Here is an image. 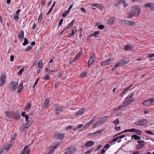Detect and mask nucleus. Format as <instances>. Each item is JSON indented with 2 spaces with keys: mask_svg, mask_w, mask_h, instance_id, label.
I'll list each match as a JSON object with an SVG mask.
<instances>
[{
  "mask_svg": "<svg viewBox=\"0 0 154 154\" xmlns=\"http://www.w3.org/2000/svg\"><path fill=\"white\" fill-rule=\"evenodd\" d=\"M131 10L136 17L139 16L140 13V9L137 5H134L132 7Z\"/></svg>",
  "mask_w": 154,
  "mask_h": 154,
  "instance_id": "nucleus-1",
  "label": "nucleus"
},
{
  "mask_svg": "<svg viewBox=\"0 0 154 154\" xmlns=\"http://www.w3.org/2000/svg\"><path fill=\"white\" fill-rule=\"evenodd\" d=\"M107 117V116H104L99 118L96 123L93 125V127L95 128L99 125H102L106 121V119H105V118Z\"/></svg>",
  "mask_w": 154,
  "mask_h": 154,
  "instance_id": "nucleus-2",
  "label": "nucleus"
},
{
  "mask_svg": "<svg viewBox=\"0 0 154 154\" xmlns=\"http://www.w3.org/2000/svg\"><path fill=\"white\" fill-rule=\"evenodd\" d=\"M77 151L76 148L73 147H68L66 149L64 154H71Z\"/></svg>",
  "mask_w": 154,
  "mask_h": 154,
  "instance_id": "nucleus-3",
  "label": "nucleus"
},
{
  "mask_svg": "<svg viewBox=\"0 0 154 154\" xmlns=\"http://www.w3.org/2000/svg\"><path fill=\"white\" fill-rule=\"evenodd\" d=\"M147 123V121L146 119H142L135 122L134 124L137 125L143 126L146 125Z\"/></svg>",
  "mask_w": 154,
  "mask_h": 154,
  "instance_id": "nucleus-4",
  "label": "nucleus"
},
{
  "mask_svg": "<svg viewBox=\"0 0 154 154\" xmlns=\"http://www.w3.org/2000/svg\"><path fill=\"white\" fill-rule=\"evenodd\" d=\"M18 85V83L17 82L14 81L11 82L10 83V88L12 90V91H14L17 89Z\"/></svg>",
  "mask_w": 154,
  "mask_h": 154,
  "instance_id": "nucleus-5",
  "label": "nucleus"
},
{
  "mask_svg": "<svg viewBox=\"0 0 154 154\" xmlns=\"http://www.w3.org/2000/svg\"><path fill=\"white\" fill-rule=\"evenodd\" d=\"M64 134L60 133H56L54 135L55 137L59 140H62L64 138Z\"/></svg>",
  "mask_w": 154,
  "mask_h": 154,
  "instance_id": "nucleus-6",
  "label": "nucleus"
},
{
  "mask_svg": "<svg viewBox=\"0 0 154 154\" xmlns=\"http://www.w3.org/2000/svg\"><path fill=\"white\" fill-rule=\"evenodd\" d=\"M54 108L56 114L58 115L63 109V106L56 105L55 106Z\"/></svg>",
  "mask_w": 154,
  "mask_h": 154,
  "instance_id": "nucleus-7",
  "label": "nucleus"
},
{
  "mask_svg": "<svg viewBox=\"0 0 154 154\" xmlns=\"http://www.w3.org/2000/svg\"><path fill=\"white\" fill-rule=\"evenodd\" d=\"M6 77L5 75L4 74L2 73L0 77V82L1 83L0 85V86H2L6 82Z\"/></svg>",
  "mask_w": 154,
  "mask_h": 154,
  "instance_id": "nucleus-8",
  "label": "nucleus"
},
{
  "mask_svg": "<svg viewBox=\"0 0 154 154\" xmlns=\"http://www.w3.org/2000/svg\"><path fill=\"white\" fill-rule=\"evenodd\" d=\"M112 60L110 58H109L106 60L102 62L101 64L102 66L107 65L112 63Z\"/></svg>",
  "mask_w": 154,
  "mask_h": 154,
  "instance_id": "nucleus-9",
  "label": "nucleus"
},
{
  "mask_svg": "<svg viewBox=\"0 0 154 154\" xmlns=\"http://www.w3.org/2000/svg\"><path fill=\"white\" fill-rule=\"evenodd\" d=\"M29 151V147L26 146L22 150L20 154H28Z\"/></svg>",
  "mask_w": 154,
  "mask_h": 154,
  "instance_id": "nucleus-10",
  "label": "nucleus"
},
{
  "mask_svg": "<svg viewBox=\"0 0 154 154\" xmlns=\"http://www.w3.org/2000/svg\"><path fill=\"white\" fill-rule=\"evenodd\" d=\"M94 53L93 54L91 55V57L89 60L88 62V65L89 66V67L94 62Z\"/></svg>",
  "mask_w": 154,
  "mask_h": 154,
  "instance_id": "nucleus-11",
  "label": "nucleus"
},
{
  "mask_svg": "<svg viewBox=\"0 0 154 154\" xmlns=\"http://www.w3.org/2000/svg\"><path fill=\"white\" fill-rule=\"evenodd\" d=\"M123 23L125 25L132 26L134 24V23L133 21H131L128 20H124L123 21Z\"/></svg>",
  "mask_w": 154,
  "mask_h": 154,
  "instance_id": "nucleus-12",
  "label": "nucleus"
},
{
  "mask_svg": "<svg viewBox=\"0 0 154 154\" xmlns=\"http://www.w3.org/2000/svg\"><path fill=\"white\" fill-rule=\"evenodd\" d=\"M5 113L6 114V116L9 118H13V112H12L5 111Z\"/></svg>",
  "mask_w": 154,
  "mask_h": 154,
  "instance_id": "nucleus-13",
  "label": "nucleus"
},
{
  "mask_svg": "<svg viewBox=\"0 0 154 154\" xmlns=\"http://www.w3.org/2000/svg\"><path fill=\"white\" fill-rule=\"evenodd\" d=\"M125 50L127 51H131L133 50V48L130 45H126L124 46Z\"/></svg>",
  "mask_w": 154,
  "mask_h": 154,
  "instance_id": "nucleus-14",
  "label": "nucleus"
},
{
  "mask_svg": "<svg viewBox=\"0 0 154 154\" xmlns=\"http://www.w3.org/2000/svg\"><path fill=\"white\" fill-rule=\"evenodd\" d=\"M85 109H82L79 110H78L75 113V115L77 116L79 115H81L83 114V113L85 112Z\"/></svg>",
  "mask_w": 154,
  "mask_h": 154,
  "instance_id": "nucleus-15",
  "label": "nucleus"
},
{
  "mask_svg": "<svg viewBox=\"0 0 154 154\" xmlns=\"http://www.w3.org/2000/svg\"><path fill=\"white\" fill-rule=\"evenodd\" d=\"M20 117V114L18 113H14L13 118L17 120H19Z\"/></svg>",
  "mask_w": 154,
  "mask_h": 154,
  "instance_id": "nucleus-16",
  "label": "nucleus"
},
{
  "mask_svg": "<svg viewBox=\"0 0 154 154\" xmlns=\"http://www.w3.org/2000/svg\"><path fill=\"white\" fill-rule=\"evenodd\" d=\"M122 64V61H120L119 62L117 63L116 65L112 68L111 70L113 71L116 68Z\"/></svg>",
  "mask_w": 154,
  "mask_h": 154,
  "instance_id": "nucleus-17",
  "label": "nucleus"
},
{
  "mask_svg": "<svg viewBox=\"0 0 154 154\" xmlns=\"http://www.w3.org/2000/svg\"><path fill=\"white\" fill-rule=\"evenodd\" d=\"M24 32L23 31L21 30L20 33L19 34H18V38L21 40L23 39L24 37Z\"/></svg>",
  "mask_w": 154,
  "mask_h": 154,
  "instance_id": "nucleus-18",
  "label": "nucleus"
},
{
  "mask_svg": "<svg viewBox=\"0 0 154 154\" xmlns=\"http://www.w3.org/2000/svg\"><path fill=\"white\" fill-rule=\"evenodd\" d=\"M94 144V142L92 141H88L86 143V146L88 147H91Z\"/></svg>",
  "mask_w": 154,
  "mask_h": 154,
  "instance_id": "nucleus-19",
  "label": "nucleus"
},
{
  "mask_svg": "<svg viewBox=\"0 0 154 154\" xmlns=\"http://www.w3.org/2000/svg\"><path fill=\"white\" fill-rule=\"evenodd\" d=\"M49 98H47L45 100L43 104L42 105L43 107L45 106L48 105L49 102Z\"/></svg>",
  "mask_w": 154,
  "mask_h": 154,
  "instance_id": "nucleus-20",
  "label": "nucleus"
},
{
  "mask_svg": "<svg viewBox=\"0 0 154 154\" xmlns=\"http://www.w3.org/2000/svg\"><path fill=\"white\" fill-rule=\"evenodd\" d=\"M133 94L132 93H130L129 94L128 96L125 98V102L129 100L133 96Z\"/></svg>",
  "mask_w": 154,
  "mask_h": 154,
  "instance_id": "nucleus-21",
  "label": "nucleus"
},
{
  "mask_svg": "<svg viewBox=\"0 0 154 154\" xmlns=\"http://www.w3.org/2000/svg\"><path fill=\"white\" fill-rule=\"evenodd\" d=\"M74 20H72V21L66 27L65 29H69L71 27H72L73 26V25L74 24Z\"/></svg>",
  "mask_w": 154,
  "mask_h": 154,
  "instance_id": "nucleus-22",
  "label": "nucleus"
},
{
  "mask_svg": "<svg viewBox=\"0 0 154 154\" xmlns=\"http://www.w3.org/2000/svg\"><path fill=\"white\" fill-rule=\"evenodd\" d=\"M114 21V18L113 17H112L109 19L108 21V23L109 25H111L112 24Z\"/></svg>",
  "mask_w": 154,
  "mask_h": 154,
  "instance_id": "nucleus-23",
  "label": "nucleus"
},
{
  "mask_svg": "<svg viewBox=\"0 0 154 154\" xmlns=\"http://www.w3.org/2000/svg\"><path fill=\"white\" fill-rule=\"evenodd\" d=\"M26 122L23 124L22 125V126L24 128H28L30 125H29V123L27 121Z\"/></svg>",
  "mask_w": 154,
  "mask_h": 154,
  "instance_id": "nucleus-24",
  "label": "nucleus"
},
{
  "mask_svg": "<svg viewBox=\"0 0 154 154\" xmlns=\"http://www.w3.org/2000/svg\"><path fill=\"white\" fill-rule=\"evenodd\" d=\"M131 138H134L135 140H137L140 139L141 137L136 135H133L131 136Z\"/></svg>",
  "mask_w": 154,
  "mask_h": 154,
  "instance_id": "nucleus-25",
  "label": "nucleus"
},
{
  "mask_svg": "<svg viewBox=\"0 0 154 154\" xmlns=\"http://www.w3.org/2000/svg\"><path fill=\"white\" fill-rule=\"evenodd\" d=\"M42 13L41 12V14L39 15V18L38 20V22L39 23V24H41V20L42 18Z\"/></svg>",
  "mask_w": 154,
  "mask_h": 154,
  "instance_id": "nucleus-26",
  "label": "nucleus"
},
{
  "mask_svg": "<svg viewBox=\"0 0 154 154\" xmlns=\"http://www.w3.org/2000/svg\"><path fill=\"white\" fill-rule=\"evenodd\" d=\"M127 106V104H126L125 102L124 101V103L120 106H119V108L118 109H120L124 107H125Z\"/></svg>",
  "mask_w": 154,
  "mask_h": 154,
  "instance_id": "nucleus-27",
  "label": "nucleus"
},
{
  "mask_svg": "<svg viewBox=\"0 0 154 154\" xmlns=\"http://www.w3.org/2000/svg\"><path fill=\"white\" fill-rule=\"evenodd\" d=\"M87 73L86 72H84L80 75V77L81 78H83L84 77H86L87 76Z\"/></svg>",
  "mask_w": 154,
  "mask_h": 154,
  "instance_id": "nucleus-28",
  "label": "nucleus"
},
{
  "mask_svg": "<svg viewBox=\"0 0 154 154\" xmlns=\"http://www.w3.org/2000/svg\"><path fill=\"white\" fill-rule=\"evenodd\" d=\"M31 106V104L30 103H28L27 105H26L25 109V110L27 111L28 110L30 109V107Z\"/></svg>",
  "mask_w": 154,
  "mask_h": 154,
  "instance_id": "nucleus-29",
  "label": "nucleus"
},
{
  "mask_svg": "<svg viewBox=\"0 0 154 154\" xmlns=\"http://www.w3.org/2000/svg\"><path fill=\"white\" fill-rule=\"evenodd\" d=\"M29 42H28V40L26 38H24V41L22 44L24 46H26L27 44Z\"/></svg>",
  "mask_w": 154,
  "mask_h": 154,
  "instance_id": "nucleus-30",
  "label": "nucleus"
},
{
  "mask_svg": "<svg viewBox=\"0 0 154 154\" xmlns=\"http://www.w3.org/2000/svg\"><path fill=\"white\" fill-rule=\"evenodd\" d=\"M147 101L148 102H149V104H152V103H153L154 102V98H150L149 99L147 100Z\"/></svg>",
  "mask_w": 154,
  "mask_h": 154,
  "instance_id": "nucleus-31",
  "label": "nucleus"
},
{
  "mask_svg": "<svg viewBox=\"0 0 154 154\" xmlns=\"http://www.w3.org/2000/svg\"><path fill=\"white\" fill-rule=\"evenodd\" d=\"M143 146V144H139L136 146V148L137 149H140L142 148Z\"/></svg>",
  "mask_w": 154,
  "mask_h": 154,
  "instance_id": "nucleus-32",
  "label": "nucleus"
},
{
  "mask_svg": "<svg viewBox=\"0 0 154 154\" xmlns=\"http://www.w3.org/2000/svg\"><path fill=\"white\" fill-rule=\"evenodd\" d=\"M112 122L115 125H117L119 123V119H117L116 120L113 121Z\"/></svg>",
  "mask_w": 154,
  "mask_h": 154,
  "instance_id": "nucleus-33",
  "label": "nucleus"
},
{
  "mask_svg": "<svg viewBox=\"0 0 154 154\" xmlns=\"http://www.w3.org/2000/svg\"><path fill=\"white\" fill-rule=\"evenodd\" d=\"M99 32H100L99 31H97L95 32L94 33L90 34L89 36L91 37L93 35L96 36V35H98L99 34Z\"/></svg>",
  "mask_w": 154,
  "mask_h": 154,
  "instance_id": "nucleus-34",
  "label": "nucleus"
},
{
  "mask_svg": "<svg viewBox=\"0 0 154 154\" xmlns=\"http://www.w3.org/2000/svg\"><path fill=\"white\" fill-rule=\"evenodd\" d=\"M134 14L133 12L131 11V13H130L129 14H128V16L127 17L128 18H131L132 17Z\"/></svg>",
  "mask_w": 154,
  "mask_h": 154,
  "instance_id": "nucleus-35",
  "label": "nucleus"
},
{
  "mask_svg": "<svg viewBox=\"0 0 154 154\" xmlns=\"http://www.w3.org/2000/svg\"><path fill=\"white\" fill-rule=\"evenodd\" d=\"M135 132H136V134L138 135H141L142 131L139 130L138 129H136Z\"/></svg>",
  "mask_w": 154,
  "mask_h": 154,
  "instance_id": "nucleus-36",
  "label": "nucleus"
},
{
  "mask_svg": "<svg viewBox=\"0 0 154 154\" xmlns=\"http://www.w3.org/2000/svg\"><path fill=\"white\" fill-rule=\"evenodd\" d=\"M77 32V29L75 27H74L72 30V33L74 35Z\"/></svg>",
  "mask_w": 154,
  "mask_h": 154,
  "instance_id": "nucleus-37",
  "label": "nucleus"
},
{
  "mask_svg": "<svg viewBox=\"0 0 154 154\" xmlns=\"http://www.w3.org/2000/svg\"><path fill=\"white\" fill-rule=\"evenodd\" d=\"M23 88V84L21 83L18 86V89H19L20 90H22Z\"/></svg>",
  "mask_w": 154,
  "mask_h": 154,
  "instance_id": "nucleus-38",
  "label": "nucleus"
},
{
  "mask_svg": "<svg viewBox=\"0 0 154 154\" xmlns=\"http://www.w3.org/2000/svg\"><path fill=\"white\" fill-rule=\"evenodd\" d=\"M60 143V142H58L54 143V145H56L53 147V149L54 150L56 148L57 146H58L59 144Z\"/></svg>",
  "mask_w": 154,
  "mask_h": 154,
  "instance_id": "nucleus-39",
  "label": "nucleus"
},
{
  "mask_svg": "<svg viewBox=\"0 0 154 154\" xmlns=\"http://www.w3.org/2000/svg\"><path fill=\"white\" fill-rule=\"evenodd\" d=\"M149 8L150 10L152 11L154 9V4L151 3Z\"/></svg>",
  "mask_w": 154,
  "mask_h": 154,
  "instance_id": "nucleus-40",
  "label": "nucleus"
},
{
  "mask_svg": "<svg viewBox=\"0 0 154 154\" xmlns=\"http://www.w3.org/2000/svg\"><path fill=\"white\" fill-rule=\"evenodd\" d=\"M10 147H11L10 144H8L5 146L4 148L5 149L8 150V149H9L10 148Z\"/></svg>",
  "mask_w": 154,
  "mask_h": 154,
  "instance_id": "nucleus-41",
  "label": "nucleus"
},
{
  "mask_svg": "<svg viewBox=\"0 0 154 154\" xmlns=\"http://www.w3.org/2000/svg\"><path fill=\"white\" fill-rule=\"evenodd\" d=\"M151 4V3H146L144 5L143 7L145 8H147V7H149Z\"/></svg>",
  "mask_w": 154,
  "mask_h": 154,
  "instance_id": "nucleus-42",
  "label": "nucleus"
},
{
  "mask_svg": "<svg viewBox=\"0 0 154 154\" xmlns=\"http://www.w3.org/2000/svg\"><path fill=\"white\" fill-rule=\"evenodd\" d=\"M44 78L46 80H47L49 78V75L48 74H47L44 76Z\"/></svg>",
  "mask_w": 154,
  "mask_h": 154,
  "instance_id": "nucleus-43",
  "label": "nucleus"
},
{
  "mask_svg": "<svg viewBox=\"0 0 154 154\" xmlns=\"http://www.w3.org/2000/svg\"><path fill=\"white\" fill-rule=\"evenodd\" d=\"M38 67L39 68H41L42 66V61H40V62H39L38 63Z\"/></svg>",
  "mask_w": 154,
  "mask_h": 154,
  "instance_id": "nucleus-44",
  "label": "nucleus"
},
{
  "mask_svg": "<svg viewBox=\"0 0 154 154\" xmlns=\"http://www.w3.org/2000/svg\"><path fill=\"white\" fill-rule=\"evenodd\" d=\"M118 140H119V138H118V137H116L115 138L113 139V140H112V141H110V143H111L112 142H116Z\"/></svg>",
  "mask_w": 154,
  "mask_h": 154,
  "instance_id": "nucleus-45",
  "label": "nucleus"
},
{
  "mask_svg": "<svg viewBox=\"0 0 154 154\" xmlns=\"http://www.w3.org/2000/svg\"><path fill=\"white\" fill-rule=\"evenodd\" d=\"M32 46H29L25 49V51H29L32 49Z\"/></svg>",
  "mask_w": 154,
  "mask_h": 154,
  "instance_id": "nucleus-46",
  "label": "nucleus"
},
{
  "mask_svg": "<svg viewBox=\"0 0 154 154\" xmlns=\"http://www.w3.org/2000/svg\"><path fill=\"white\" fill-rule=\"evenodd\" d=\"M104 27V26L103 25H100L98 26V28L100 29H102Z\"/></svg>",
  "mask_w": 154,
  "mask_h": 154,
  "instance_id": "nucleus-47",
  "label": "nucleus"
},
{
  "mask_svg": "<svg viewBox=\"0 0 154 154\" xmlns=\"http://www.w3.org/2000/svg\"><path fill=\"white\" fill-rule=\"evenodd\" d=\"M145 132L146 133L148 134H151V135H154V133H152V132H151L150 131H146Z\"/></svg>",
  "mask_w": 154,
  "mask_h": 154,
  "instance_id": "nucleus-48",
  "label": "nucleus"
},
{
  "mask_svg": "<svg viewBox=\"0 0 154 154\" xmlns=\"http://www.w3.org/2000/svg\"><path fill=\"white\" fill-rule=\"evenodd\" d=\"M79 55H78L77 54H76L75 56V57L74 59L73 60V61L74 62V61H76L77 59L78 58H79Z\"/></svg>",
  "mask_w": 154,
  "mask_h": 154,
  "instance_id": "nucleus-49",
  "label": "nucleus"
},
{
  "mask_svg": "<svg viewBox=\"0 0 154 154\" xmlns=\"http://www.w3.org/2000/svg\"><path fill=\"white\" fill-rule=\"evenodd\" d=\"M63 19H61L59 21V23H58V26H61L63 22Z\"/></svg>",
  "mask_w": 154,
  "mask_h": 154,
  "instance_id": "nucleus-50",
  "label": "nucleus"
},
{
  "mask_svg": "<svg viewBox=\"0 0 154 154\" xmlns=\"http://www.w3.org/2000/svg\"><path fill=\"white\" fill-rule=\"evenodd\" d=\"M14 18L15 20H18L19 19L18 14H16L14 16Z\"/></svg>",
  "mask_w": 154,
  "mask_h": 154,
  "instance_id": "nucleus-51",
  "label": "nucleus"
},
{
  "mask_svg": "<svg viewBox=\"0 0 154 154\" xmlns=\"http://www.w3.org/2000/svg\"><path fill=\"white\" fill-rule=\"evenodd\" d=\"M99 4H92L91 5V6H94L96 7H99Z\"/></svg>",
  "mask_w": 154,
  "mask_h": 154,
  "instance_id": "nucleus-52",
  "label": "nucleus"
},
{
  "mask_svg": "<svg viewBox=\"0 0 154 154\" xmlns=\"http://www.w3.org/2000/svg\"><path fill=\"white\" fill-rule=\"evenodd\" d=\"M90 126L87 123L83 127V128L86 129L88 128Z\"/></svg>",
  "mask_w": 154,
  "mask_h": 154,
  "instance_id": "nucleus-53",
  "label": "nucleus"
},
{
  "mask_svg": "<svg viewBox=\"0 0 154 154\" xmlns=\"http://www.w3.org/2000/svg\"><path fill=\"white\" fill-rule=\"evenodd\" d=\"M23 71V69H20L18 73V74L19 75H21Z\"/></svg>",
  "mask_w": 154,
  "mask_h": 154,
  "instance_id": "nucleus-54",
  "label": "nucleus"
},
{
  "mask_svg": "<svg viewBox=\"0 0 154 154\" xmlns=\"http://www.w3.org/2000/svg\"><path fill=\"white\" fill-rule=\"evenodd\" d=\"M73 128V127L71 125H69L66 127V130H68L69 129H71Z\"/></svg>",
  "mask_w": 154,
  "mask_h": 154,
  "instance_id": "nucleus-55",
  "label": "nucleus"
},
{
  "mask_svg": "<svg viewBox=\"0 0 154 154\" xmlns=\"http://www.w3.org/2000/svg\"><path fill=\"white\" fill-rule=\"evenodd\" d=\"M101 132H102L101 131H96L95 132L93 133H91V134H93V136L95 135L97 133H101Z\"/></svg>",
  "mask_w": 154,
  "mask_h": 154,
  "instance_id": "nucleus-56",
  "label": "nucleus"
},
{
  "mask_svg": "<svg viewBox=\"0 0 154 154\" xmlns=\"http://www.w3.org/2000/svg\"><path fill=\"white\" fill-rule=\"evenodd\" d=\"M101 132H102L101 131H96L95 132L93 133H91V134H93V136L95 135L97 133H101Z\"/></svg>",
  "mask_w": 154,
  "mask_h": 154,
  "instance_id": "nucleus-57",
  "label": "nucleus"
},
{
  "mask_svg": "<svg viewBox=\"0 0 154 154\" xmlns=\"http://www.w3.org/2000/svg\"><path fill=\"white\" fill-rule=\"evenodd\" d=\"M120 61H122V64H121V65L123 66L126 65L128 63V62L127 61H123L122 60H121Z\"/></svg>",
  "mask_w": 154,
  "mask_h": 154,
  "instance_id": "nucleus-58",
  "label": "nucleus"
},
{
  "mask_svg": "<svg viewBox=\"0 0 154 154\" xmlns=\"http://www.w3.org/2000/svg\"><path fill=\"white\" fill-rule=\"evenodd\" d=\"M127 91V90H126V89H125V90L123 91L121 93V94H120V95L121 96H122L123 95L125 94L126 92Z\"/></svg>",
  "mask_w": 154,
  "mask_h": 154,
  "instance_id": "nucleus-59",
  "label": "nucleus"
},
{
  "mask_svg": "<svg viewBox=\"0 0 154 154\" xmlns=\"http://www.w3.org/2000/svg\"><path fill=\"white\" fill-rule=\"evenodd\" d=\"M126 137V136L125 135H122L121 136H118V138H119V139H122L125 137Z\"/></svg>",
  "mask_w": 154,
  "mask_h": 154,
  "instance_id": "nucleus-60",
  "label": "nucleus"
},
{
  "mask_svg": "<svg viewBox=\"0 0 154 154\" xmlns=\"http://www.w3.org/2000/svg\"><path fill=\"white\" fill-rule=\"evenodd\" d=\"M144 142V141L143 140H138L137 141V143L139 144H143V143Z\"/></svg>",
  "mask_w": 154,
  "mask_h": 154,
  "instance_id": "nucleus-61",
  "label": "nucleus"
},
{
  "mask_svg": "<svg viewBox=\"0 0 154 154\" xmlns=\"http://www.w3.org/2000/svg\"><path fill=\"white\" fill-rule=\"evenodd\" d=\"M14 58V57L13 55H11L10 56V61H13Z\"/></svg>",
  "mask_w": 154,
  "mask_h": 154,
  "instance_id": "nucleus-62",
  "label": "nucleus"
},
{
  "mask_svg": "<svg viewBox=\"0 0 154 154\" xmlns=\"http://www.w3.org/2000/svg\"><path fill=\"white\" fill-rule=\"evenodd\" d=\"M96 117H94L89 122L91 124L95 121Z\"/></svg>",
  "mask_w": 154,
  "mask_h": 154,
  "instance_id": "nucleus-63",
  "label": "nucleus"
},
{
  "mask_svg": "<svg viewBox=\"0 0 154 154\" xmlns=\"http://www.w3.org/2000/svg\"><path fill=\"white\" fill-rule=\"evenodd\" d=\"M109 144H107L105 146L104 148L105 149H107L109 147Z\"/></svg>",
  "mask_w": 154,
  "mask_h": 154,
  "instance_id": "nucleus-64",
  "label": "nucleus"
}]
</instances>
